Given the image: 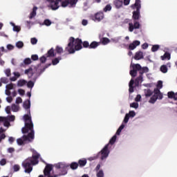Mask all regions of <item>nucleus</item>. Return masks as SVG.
Wrapping results in <instances>:
<instances>
[{"instance_id":"f257e3e1","label":"nucleus","mask_w":177,"mask_h":177,"mask_svg":"<svg viewBox=\"0 0 177 177\" xmlns=\"http://www.w3.org/2000/svg\"><path fill=\"white\" fill-rule=\"evenodd\" d=\"M23 107L28 111V114L24 115L25 126L21 129L22 133H28V135L23 136V139L24 141L31 142L34 140L35 138L34 124L31 120V111H30L31 101L30 100H26L23 104Z\"/></svg>"},{"instance_id":"f03ea898","label":"nucleus","mask_w":177,"mask_h":177,"mask_svg":"<svg viewBox=\"0 0 177 177\" xmlns=\"http://www.w3.org/2000/svg\"><path fill=\"white\" fill-rule=\"evenodd\" d=\"M132 70L130 71V75L135 78L139 73V76L135 80L136 86H139L141 82H143V74L149 73V68L147 66L142 67L139 64H134L132 65Z\"/></svg>"},{"instance_id":"7ed1b4c3","label":"nucleus","mask_w":177,"mask_h":177,"mask_svg":"<svg viewBox=\"0 0 177 177\" xmlns=\"http://www.w3.org/2000/svg\"><path fill=\"white\" fill-rule=\"evenodd\" d=\"M41 155L37 151H34L31 158H27L23 163L22 167L25 169L26 174H30L32 171V165H37L39 162V157Z\"/></svg>"},{"instance_id":"20e7f679","label":"nucleus","mask_w":177,"mask_h":177,"mask_svg":"<svg viewBox=\"0 0 177 177\" xmlns=\"http://www.w3.org/2000/svg\"><path fill=\"white\" fill-rule=\"evenodd\" d=\"M157 88L153 90V95L151 97L149 102L151 104H154L157 100H161L164 96L162 95V92L160 91L162 88V81L159 80L156 85Z\"/></svg>"},{"instance_id":"39448f33","label":"nucleus","mask_w":177,"mask_h":177,"mask_svg":"<svg viewBox=\"0 0 177 177\" xmlns=\"http://www.w3.org/2000/svg\"><path fill=\"white\" fill-rule=\"evenodd\" d=\"M140 2V0H136L135 3L131 5L132 9H136V10L133 12V20H139L140 19V8H142Z\"/></svg>"},{"instance_id":"423d86ee","label":"nucleus","mask_w":177,"mask_h":177,"mask_svg":"<svg viewBox=\"0 0 177 177\" xmlns=\"http://www.w3.org/2000/svg\"><path fill=\"white\" fill-rule=\"evenodd\" d=\"M75 41V39L74 37H70L69 43L68 46L66 47L65 50L68 52L70 55L73 53H75V48L74 42Z\"/></svg>"},{"instance_id":"0eeeda50","label":"nucleus","mask_w":177,"mask_h":177,"mask_svg":"<svg viewBox=\"0 0 177 177\" xmlns=\"http://www.w3.org/2000/svg\"><path fill=\"white\" fill-rule=\"evenodd\" d=\"M110 151H109V144L105 145V147L101 150V151L98 153V158L104 160L109 157Z\"/></svg>"},{"instance_id":"6e6552de","label":"nucleus","mask_w":177,"mask_h":177,"mask_svg":"<svg viewBox=\"0 0 177 177\" xmlns=\"http://www.w3.org/2000/svg\"><path fill=\"white\" fill-rule=\"evenodd\" d=\"M78 0H65L62 2V8H67L70 5V8H74L77 5Z\"/></svg>"},{"instance_id":"1a4fd4ad","label":"nucleus","mask_w":177,"mask_h":177,"mask_svg":"<svg viewBox=\"0 0 177 177\" xmlns=\"http://www.w3.org/2000/svg\"><path fill=\"white\" fill-rule=\"evenodd\" d=\"M47 2H50V8L53 10H57L59 9V2H62V0H46Z\"/></svg>"},{"instance_id":"9d476101","label":"nucleus","mask_w":177,"mask_h":177,"mask_svg":"<svg viewBox=\"0 0 177 177\" xmlns=\"http://www.w3.org/2000/svg\"><path fill=\"white\" fill-rule=\"evenodd\" d=\"M104 17V14L103 12H98L92 17V19L94 21H102Z\"/></svg>"},{"instance_id":"9b49d317","label":"nucleus","mask_w":177,"mask_h":177,"mask_svg":"<svg viewBox=\"0 0 177 177\" xmlns=\"http://www.w3.org/2000/svg\"><path fill=\"white\" fill-rule=\"evenodd\" d=\"M138 28H140V24H139L138 21H135L134 24L129 23V31H130V32H132L133 30H138Z\"/></svg>"},{"instance_id":"f8f14e48","label":"nucleus","mask_w":177,"mask_h":177,"mask_svg":"<svg viewBox=\"0 0 177 177\" xmlns=\"http://www.w3.org/2000/svg\"><path fill=\"white\" fill-rule=\"evenodd\" d=\"M75 50H81L82 49V40L80 38H77L74 41Z\"/></svg>"},{"instance_id":"ddd939ff","label":"nucleus","mask_w":177,"mask_h":177,"mask_svg":"<svg viewBox=\"0 0 177 177\" xmlns=\"http://www.w3.org/2000/svg\"><path fill=\"white\" fill-rule=\"evenodd\" d=\"M139 45H140V41H138V40L133 41V43L129 45V49L130 50H133V49H136V46H139Z\"/></svg>"},{"instance_id":"4468645a","label":"nucleus","mask_w":177,"mask_h":177,"mask_svg":"<svg viewBox=\"0 0 177 177\" xmlns=\"http://www.w3.org/2000/svg\"><path fill=\"white\" fill-rule=\"evenodd\" d=\"M0 122H3L4 127H10V122L6 117L0 116Z\"/></svg>"},{"instance_id":"2eb2a0df","label":"nucleus","mask_w":177,"mask_h":177,"mask_svg":"<svg viewBox=\"0 0 177 177\" xmlns=\"http://www.w3.org/2000/svg\"><path fill=\"white\" fill-rule=\"evenodd\" d=\"M102 44V45H107V44H110V39L107 37H103L100 35V44Z\"/></svg>"},{"instance_id":"dca6fc26","label":"nucleus","mask_w":177,"mask_h":177,"mask_svg":"<svg viewBox=\"0 0 177 177\" xmlns=\"http://www.w3.org/2000/svg\"><path fill=\"white\" fill-rule=\"evenodd\" d=\"M168 67H171V63H167V65H162L160 66V71L163 73V74H165L168 73Z\"/></svg>"},{"instance_id":"f3484780","label":"nucleus","mask_w":177,"mask_h":177,"mask_svg":"<svg viewBox=\"0 0 177 177\" xmlns=\"http://www.w3.org/2000/svg\"><path fill=\"white\" fill-rule=\"evenodd\" d=\"M46 57H55L56 56V53H55V50L53 48H51L46 54Z\"/></svg>"},{"instance_id":"a211bd4d","label":"nucleus","mask_w":177,"mask_h":177,"mask_svg":"<svg viewBox=\"0 0 177 177\" xmlns=\"http://www.w3.org/2000/svg\"><path fill=\"white\" fill-rule=\"evenodd\" d=\"M37 10H38V7L35 6L32 8V11L30 12L29 15V19L31 20V19H34L35 16H37Z\"/></svg>"},{"instance_id":"6ab92c4d","label":"nucleus","mask_w":177,"mask_h":177,"mask_svg":"<svg viewBox=\"0 0 177 177\" xmlns=\"http://www.w3.org/2000/svg\"><path fill=\"white\" fill-rule=\"evenodd\" d=\"M167 96L169 99H174V100H177V93H174V91H169L167 93Z\"/></svg>"},{"instance_id":"aec40b11","label":"nucleus","mask_w":177,"mask_h":177,"mask_svg":"<svg viewBox=\"0 0 177 177\" xmlns=\"http://www.w3.org/2000/svg\"><path fill=\"white\" fill-rule=\"evenodd\" d=\"M113 3L117 9H120V8L122 6L124 1H122V0H115Z\"/></svg>"},{"instance_id":"412c9836","label":"nucleus","mask_w":177,"mask_h":177,"mask_svg":"<svg viewBox=\"0 0 177 177\" xmlns=\"http://www.w3.org/2000/svg\"><path fill=\"white\" fill-rule=\"evenodd\" d=\"M135 60H140V59H143V53L142 51H138L136 53L134 56Z\"/></svg>"},{"instance_id":"4be33fe9","label":"nucleus","mask_w":177,"mask_h":177,"mask_svg":"<svg viewBox=\"0 0 177 177\" xmlns=\"http://www.w3.org/2000/svg\"><path fill=\"white\" fill-rule=\"evenodd\" d=\"M133 84H135V80H133V79H131L129 84V91L130 93H133Z\"/></svg>"},{"instance_id":"5701e85b","label":"nucleus","mask_w":177,"mask_h":177,"mask_svg":"<svg viewBox=\"0 0 177 177\" xmlns=\"http://www.w3.org/2000/svg\"><path fill=\"white\" fill-rule=\"evenodd\" d=\"M86 159L84 158V159H80L78 160V165L79 167H80L81 168H82V167H85V165H86Z\"/></svg>"},{"instance_id":"b1692460","label":"nucleus","mask_w":177,"mask_h":177,"mask_svg":"<svg viewBox=\"0 0 177 177\" xmlns=\"http://www.w3.org/2000/svg\"><path fill=\"white\" fill-rule=\"evenodd\" d=\"M161 59H162V60H165V59L170 60L171 59V54L168 52H166V53H165V54L162 56H161Z\"/></svg>"},{"instance_id":"393cba45","label":"nucleus","mask_w":177,"mask_h":177,"mask_svg":"<svg viewBox=\"0 0 177 177\" xmlns=\"http://www.w3.org/2000/svg\"><path fill=\"white\" fill-rule=\"evenodd\" d=\"M99 45H100V43L97 41H93L90 44V49H96Z\"/></svg>"},{"instance_id":"a878e982","label":"nucleus","mask_w":177,"mask_h":177,"mask_svg":"<svg viewBox=\"0 0 177 177\" xmlns=\"http://www.w3.org/2000/svg\"><path fill=\"white\" fill-rule=\"evenodd\" d=\"M60 60H62V57H58L57 58L52 59L53 66H56V64H59Z\"/></svg>"},{"instance_id":"bb28decb","label":"nucleus","mask_w":177,"mask_h":177,"mask_svg":"<svg viewBox=\"0 0 177 177\" xmlns=\"http://www.w3.org/2000/svg\"><path fill=\"white\" fill-rule=\"evenodd\" d=\"M78 163L77 162H73L71 163L70 167L71 169H77L78 168Z\"/></svg>"},{"instance_id":"cd10ccee","label":"nucleus","mask_w":177,"mask_h":177,"mask_svg":"<svg viewBox=\"0 0 177 177\" xmlns=\"http://www.w3.org/2000/svg\"><path fill=\"white\" fill-rule=\"evenodd\" d=\"M25 74L32 77V75H34V73H32V68H29L28 69L25 70Z\"/></svg>"},{"instance_id":"c85d7f7f","label":"nucleus","mask_w":177,"mask_h":177,"mask_svg":"<svg viewBox=\"0 0 177 177\" xmlns=\"http://www.w3.org/2000/svg\"><path fill=\"white\" fill-rule=\"evenodd\" d=\"M27 84V81L24 80H19L17 82V86H24Z\"/></svg>"},{"instance_id":"c756f323","label":"nucleus","mask_w":177,"mask_h":177,"mask_svg":"<svg viewBox=\"0 0 177 177\" xmlns=\"http://www.w3.org/2000/svg\"><path fill=\"white\" fill-rule=\"evenodd\" d=\"M145 93L146 97H150V96L153 95V91H151V90L150 89H147V90H145Z\"/></svg>"},{"instance_id":"7c9ffc66","label":"nucleus","mask_w":177,"mask_h":177,"mask_svg":"<svg viewBox=\"0 0 177 177\" xmlns=\"http://www.w3.org/2000/svg\"><path fill=\"white\" fill-rule=\"evenodd\" d=\"M124 128H125V124L124 123H122L120 127L118 128V129L116 131V135H120V133H121L122 129H124Z\"/></svg>"},{"instance_id":"2f4dec72","label":"nucleus","mask_w":177,"mask_h":177,"mask_svg":"<svg viewBox=\"0 0 177 177\" xmlns=\"http://www.w3.org/2000/svg\"><path fill=\"white\" fill-rule=\"evenodd\" d=\"M11 109H12V111H14L15 113H17V111H19V105L12 104L11 106Z\"/></svg>"},{"instance_id":"473e14b6","label":"nucleus","mask_w":177,"mask_h":177,"mask_svg":"<svg viewBox=\"0 0 177 177\" xmlns=\"http://www.w3.org/2000/svg\"><path fill=\"white\" fill-rule=\"evenodd\" d=\"M55 52H56V53H58L59 55L63 53V48H62L59 46H57L55 48Z\"/></svg>"},{"instance_id":"72a5a7b5","label":"nucleus","mask_w":177,"mask_h":177,"mask_svg":"<svg viewBox=\"0 0 177 177\" xmlns=\"http://www.w3.org/2000/svg\"><path fill=\"white\" fill-rule=\"evenodd\" d=\"M12 26H13V31H16L17 32H19L21 28L20 26H16L15 24L11 23Z\"/></svg>"},{"instance_id":"f704fd0d","label":"nucleus","mask_w":177,"mask_h":177,"mask_svg":"<svg viewBox=\"0 0 177 177\" xmlns=\"http://www.w3.org/2000/svg\"><path fill=\"white\" fill-rule=\"evenodd\" d=\"M96 176L97 177H104V172L103 171V170L101 169V170L97 171Z\"/></svg>"},{"instance_id":"c9c22d12","label":"nucleus","mask_w":177,"mask_h":177,"mask_svg":"<svg viewBox=\"0 0 177 177\" xmlns=\"http://www.w3.org/2000/svg\"><path fill=\"white\" fill-rule=\"evenodd\" d=\"M16 46L19 49H21V48H23V46H24V43H23V41H18L16 43Z\"/></svg>"},{"instance_id":"e433bc0d","label":"nucleus","mask_w":177,"mask_h":177,"mask_svg":"<svg viewBox=\"0 0 177 177\" xmlns=\"http://www.w3.org/2000/svg\"><path fill=\"white\" fill-rule=\"evenodd\" d=\"M159 49H160V46L158 44L153 45L151 48L152 52H157V50H158Z\"/></svg>"},{"instance_id":"4c0bfd02","label":"nucleus","mask_w":177,"mask_h":177,"mask_svg":"<svg viewBox=\"0 0 177 177\" xmlns=\"http://www.w3.org/2000/svg\"><path fill=\"white\" fill-rule=\"evenodd\" d=\"M82 45H83V48H88V49H90V44L88 41H83Z\"/></svg>"},{"instance_id":"58836bf2","label":"nucleus","mask_w":177,"mask_h":177,"mask_svg":"<svg viewBox=\"0 0 177 177\" xmlns=\"http://www.w3.org/2000/svg\"><path fill=\"white\" fill-rule=\"evenodd\" d=\"M103 10L104 12H110V10H111V5H106L105 8L103 9Z\"/></svg>"},{"instance_id":"ea45409f","label":"nucleus","mask_w":177,"mask_h":177,"mask_svg":"<svg viewBox=\"0 0 177 177\" xmlns=\"http://www.w3.org/2000/svg\"><path fill=\"white\" fill-rule=\"evenodd\" d=\"M130 107L133 109H138L139 107V104L138 102H133L130 104Z\"/></svg>"},{"instance_id":"a19ab883","label":"nucleus","mask_w":177,"mask_h":177,"mask_svg":"<svg viewBox=\"0 0 177 177\" xmlns=\"http://www.w3.org/2000/svg\"><path fill=\"white\" fill-rule=\"evenodd\" d=\"M128 121H129V114L127 113L124 118L123 122L124 124H128Z\"/></svg>"},{"instance_id":"79ce46f5","label":"nucleus","mask_w":177,"mask_h":177,"mask_svg":"<svg viewBox=\"0 0 177 177\" xmlns=\"http://www.w3.org/2000/svg\"><path fill=\"white\" fill-rule=\"evenodd\" d=\"M0 81L2 84H8V82H9V80L7 77H1Z\"/></svg>"},{"instance_id":"37998d69","label":"nucleus","mask_w":177,"mask_h":177,"mask_svg":"<svg viewBox=\"0 0 177 177\" xmlns=\"http://www.w3.org/2000/svg\"><path fill=\"white\" fill-rule=\"evenodd\" d=\"M24 64H26V65L31 64V63H32L31 59H30V58H26V59L24 60Z\"/></svg>"},{"instance_id":"c03bdc74","label":"nucleus","mask_w":177,"mask_h":177,"mask_svg":"<svg viewBox=\"0 0 177 177\" xmlns=\"http://www.w3.org/2000/svg\"><path fill=\"white\" fill-rule=\"evenodd\" d=\"M50 24H52V21H50V20H49V19L44 20V26H47L48 27L49 26H50Z\"/></svg>"},{"instance_id":"a18cd8bd","label":"nucleus","mask_w":177,"mask_h":177,"mask_svg":"<svg viewBox=\"0 0 177 177\" xmlns=\"http://www.w3.org/2000/svg\"><path fill=\"white\" fill-rule=\"evenodd\" d=\"M13 169H14V171H15V172H17V171H20V165H15L13 166Z\"/></svg>"},{"instance_id":"49530a36","label":"nucleus","mask_w":177,"mask_h":177,"mask_svg":"<svg viewBox=\"0 0 177 177\" xmlns=\"http://www.w3.org/2000/svg\"><path fill=\"white\" fill-rule=\"evenodd\" d=\"M50 66H52V64H46L45 66L42 69H41L40 73H44V71H45L46 68H48V67H50Z\"/></svg>"},{"instance_id":"de8ad7c7","label":"nucleus","mask_w":177,"mask_h":177,"mask_svg":"<svg viewBox=\"0 0 177 177\" xmlns=\"http://www.w3.org/2000/svg\"><path fill=\"white\" fill-rule=\"evenodd\" d=\"M27 86H28V88H34V82H32V81H29V82L27 83Z\"/></svg>"},{"instance_id":"09e8293b","label":"nucleus","mask_w":177,"mask_h":177,"mask_svg":"<svg viewBox=\"0 0 177 177\" xmlns=\"http://www.w3.org/2000/svg\"><path fill=\"white\" fill-rule=\"evenodd\" d=\"M37 42H38V39H37V38L35 37H33L30 39V43L32 44V45L37 44Z\"/></svg>"},{"instance_id":"8fccbe9b","label":"nucleus","mask_w":177,"mask_h":177,"mask_svg":"<svg viewBox=\"0 0 177 177\" xmlns=\"http://www.w3.org/2000/svg\"><path fill=\"white\" fill-rule=\"evenodd\" d=\"M40 63H46V57L43 55L39 58Z\"/></svg>"},{"instance_id":"3c124183","label":"nucleus","mask_w":177,"mask_h":177,"mask_svg":"<svg viewBox=\"0 0 177 177\" xmlns=\"http://www.w3.org/2000/svg\"><path fill=\"white\" fill-rule=\"evenodd\" d=\"M7 118H8V121H15V115H9V116H8L7 117Z\"/></svg>"},{"instance_id":"603ef678","label":"nucleus","mask_w":177,"mask_h":177,"mask_svg":"<svg viewBox=\"0 0 177 177\" xmlns=\"http://www.w3.org/2000/svg\"><path fill=\"white\" fill-rule=\"evenodd\" d=\"M5 74L6 75H7L8 77H10L11 75V73H10V68H7L5 71Z\"/></svg>"},{"instance_id":"864d4df0","label":"nucleus","mask_w":177,"mask_h":177,"mask_svg":"<svg viewBox=\"0 0 177 177\" xmlns=\"http://www.w3.org/2000/svg\"><path fill=\"white\" fill-rule=\"evenodd\" d=\"M6 89H8V91H10L12 89H13V84H7L6 86Z\"/></svg>"},{"instance_id":"5fc2aeb1","label":"nucleus","mask_w":177,"mask_h":177,"mask_svg":"<svg viewBox=\"0 0 177 177\" xmlns=\"http://www.w3.org/2000/svg\"><path fill=\"white\" fill-rule=\"evenodd\" d=\"M129 114V117H135V115H136V113H135L134 111H130L129 113H128Z\"/></svg>"},{"instance_id":"6e6d98bb","label":"nucleus","mask_w":177,"mask_h":177,"mask_svg":"<svg viewBox=\"0 0 177 177\" xmlns=\"http://www.w3.org/2000/svg\"><path fill=\"white\" fill-rule=\"evenodd\" d=\"M16 103L17 104H20V103H23V100L21 99V97H17Z\"/></svg>"},{"instance_id":"4d7b16f0","label":"nucleus","mask_w":177,"mask_h":177,"mask_svg":"<svg viewBox=\"0 0 177 177\" xmlns=\"http://www.w3.org/2000/svg\"><path fill=\"white\" fill-rule=\"evenodd\" d=\"M115 140H117V136L115 135L111 138V145H114L115 143Z\"/></svg>"},{"instance_id":"13d9d810","label":"nucleus","mask_w":177,"mask_h":177,"mask_svg":"<svg viewBox=\"0 0 177 177\" xmlns=\"http://www.w3.org/2000/svg\"><path fill=\"white\" fill-rule=\"evenodd\" d=\"M31 59H32V60H33L34 62L38 60V55H32Z\"/></svg>"},{"instance_id":"bf43d9fd","label":"nucleus","mask_w":177,"mask_h":177,"mask_svg":"<svg viewBox=\"0 0 177 177\" xmlns=\"http://www.w3.org/2000/svg\"><path fill=\"white\" fill-rule=\"evenodd\" d=\"M17 144L19 145V146H21V145H24V142L21 138H18L17 140Z\"/></svg>"},{"instance_id":"052dcab7","label":"nucleus","mask_w":177,"mask_h":177,"mask_svg":"<svg viewBox=\"0 0 177 177\" xmlns=\"http://www.w3.org/2000/svg\"><path fill=\"white\" fill-rule=\"evenodd\" d=\"M7 49H8V50H13V49H15V46L12 44H8L7 45Z\"/></svg>"},{"instance_id":"680f3d73","label":"nucleus","mask_w":177,"mask_h":177,"mask_svg":"<svg viewBox=\"0 0 177 177\" xmlns=\"http://www.w3.org/2000/svg\"><path fill=\"white\" fill-rule=\"evenodd\" d=\"M0 165H6V159H1V160L0 161Z\"/></svg>"},{"instance_id":"e2e57ef3","label":"nucleus","mask_w":177,"mask_h":177,"mask_svg":"<svg viewBox=\"0 0 177 177\" xmlns=\"http://www.w3.org/2000/svg\"><path fill=\"white\" fill-rule=\"evenodd\" d=\"M5 138H6V135H5V133L0 134V142H1Z\"/></svg>"},{"instance_id":"0e129e2a","label":"nucleus","mask_w":177,"mask_h":177,"mask_svg":"<svg viewBox=\"0 0 177 177\" xmlns=\"http://www.w3.org/2000/svg\"><path fill=\"white\" fill-rule=\"evenodd\" d=\"M142 99V96L140 95H137L136 97L135 98L136 102H140Z\"/></svg>"},{"instance_id":"69168bd1","label":"nucleus","mask_w":177,"mask_h":177,"mask_svg":"<svg viewBox=\"0 0 177 177\" xmlns=\"http://www.w3.org/2000/svg\"><path fill=\"white\" fill-rule=\"evenodd\" d=\"M18 92H19V95H21V96L24 95V93H26V91H24V90H23V89H19Z\"/></svg>"},{"instance_id":"338daca9","label":"nucleus","mask_w":177,"mask_h":177,"mask_svg":"<svg viewBox=\"0 0 177 177\" xmlns=\"http://www.w3.org/2000/svg\"><path fill=\"white\" fill-rule=\"evenodd\" d=\"M6 100L8 103H12V100H13V98L12 97H6Z\"/></svg>"},{"instance_id":"774afa93","label":"nucleus","mask_w":177,"mask_h":177,"mask_svg":"<svg viewBox=\"0 0 177 177\" xmlns=\"http://www.w3.org/2000/svg\"><path fill=\"white\" fill-rule=\"evenodd\" d=\"M6 112L7 113V114H10V106H7L6 108Z\"/></svg>"}]
</instances>
